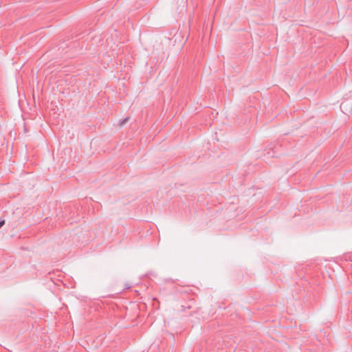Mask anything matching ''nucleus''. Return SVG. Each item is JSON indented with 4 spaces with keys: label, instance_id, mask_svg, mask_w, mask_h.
Returning <instances> with one entry per match:
<instances>
[{
    "label": "nucleus",
    "instance_id": "f257e3e1",
    "mask_svg": "<svg viewBox=\"0 0 352 352\" xmlns=\"http://www.w3.org/2000/svg\"><path fill=\"white\" fill-rule=\"evenodd\" d=\"M129 117H126V118H124V119H122V120L120 121V123H119L120 126H122V125H124V124H126V123L129 121Z\"/></svg>",
    "mask_w": 352,
    "mask_h": 352
},
{
    "label": "nucleus",
    "instance_id": "7ed1b4c3",
    "mask_svg": "<svg viewBox=\"0 0 352 352\" xmlns=\"http://www.w3.org/2000/svg\"><path fill=\"white\" fill-rule=\"evenodd\" d=\"M5 224V221H0V228Z\"/></svg>",
    "mask_w": 352,
    "mask_h": 352
},
{
    "label": "nucleus",
    "instance_id": "f03ea898",
    "mask_svg": "<svg viewBox=\"0 0 352 352\" xmlns=\"http://www.w3.org/2000/svg\"><path fill=\"white\" fill-rule=\"evenodd\" d=\"M184 41L183 40H181L178 44V47H177V50H179L182 48L183 45H184Z\"/></svg>",
    "mask_w": 352,
    "mask_h": 352
}]
</instances>
